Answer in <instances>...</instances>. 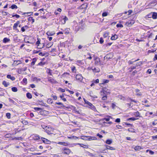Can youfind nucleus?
Returning <instances> with one entry per match:
<instances>
[{
  "instance_id": "nucleus-38",
  "label": "nucleus",
  "mask_w": 157,
  "mask_h": 157,
  "mask_svg": "<svg viewBox=\"0 0 157 157\" xmlns=\"http://www.w3.org/2000/svg\"><path fill=\"white\" fill-rule=\"evenodd\" d=\"M47 102L49 104H52L53 102V101L51 99L49 98L48 99Z\"/></svg>"
},
{
  "instance_id": "nucleus-37",
  "label": "nucleus",
  "mask_w": 157,
  "mask_h": 157,
  "mask_svg": "<svg viewBox=\"0 0 157 157\" xmlns=\"http://www.w3.org/2000/svg\"><path fill=\"white\" fill-rule=\"evenodd\" d=\"M12 91L14 92H16L17 91V88L16 87H13L12 88Z\"/></svg>"
},
{
  "instance_id": "nucleus-12",
  "label": "nucleus",
  "mask_w": 157,
  "mask_h": 157,
  "mask_svg": "<svg viewBox=\"0 0 157 157\" xmlns=\"http://www.w3.org/2000/svg\"><path fill=\"white\" fill-rule=\"evenodd\" d=\"M77 144H78V145H79L81 147H83V148H88V146H87V145H83V144H79V143H77V144H74L73 145H74L75 146ZM71 145H72L73 144H72Z\"/></svg>"
},
{
  "instance_id": "nucleus-9",
  "label": "nucleus",
  "mask_w": 157,
  "mask_h": 157,
  "mask_svg": "<svg viewBox=\"0 0 157 157\" xmlns=\"http://www.w3.org/2000/svg\"><path fill=\"white\" fill-rule=\"evenodd\" d=\"M38 39V40L36 42V44L37 45L38 47H38V48H43L44 47V44H42V47H39V44H40V41L38 39Z\"/></svg>"
},
{
  "instance_id": "nucleus-62",
  "label": "nucleus",
  "mask_w": 157,
  "mask_h": 157,
  "mask_svg": "<svg viewBox=\"0 0 157 157\" xmlns=\"http://www.w3.org/2000/svg\"><path fill=\"white\" fill-rule=\"evenodd\" d=\"M149 154L151 155H153L154 153V151H152L150 150L149 151Z\"/></svg>"
},
{
  "instance_id": "nucleus-59",
  "label": "nucleus",
  "mask_w": 157,
  "mask_h": 157,
  "mask_svg": "<svg viewBox=\"0 0 157 157\" xmlns=\"http://www.w3.org/2000/svg\"><path fill=\"white\" fill-rule=\"evenodd\" d=\"M2 13L4 15H6L7 14V13L6 12L2 11Z\"/></svg>"
},
{
  "instance_id": "nucleus-54",
  "label": "nucleus",
  "mask_w": 157,
  "mask_h": 157,
  "mask_svg": "<svg viewBox=\"0 0 157 157\" xmlns=\"http://www.w3.org/2000/svg\"><path fill=\"white\" fill-rule=\"evenodd\" d=\"M48 71H47V72L48 74H49L51 75H52V73L51 70L48 69Z\"/></svg>"
},
{
  "instance_id": "nucleus-64",
  "label": "nucleus",
  "mask_w": 157,
  "mask_h": 157,
  "mask_svg": "<svg viewBox=\"0 0 157 157\" xmlns=\"http://www.w3.org/2000/svg\"><path fill=\"white\" fill-rule=\"evenodd\" d=\"M63 19L65 20V21H66L67 20H68V19L66 16H64Z\"/></svg>"
},
{
  "instance_id": "nucleus-34",
  "label": "nucleus",
  "mask_w": 157,
  "mask_h": 157,
  "mask_svg": "<svg viewBox=\"0 0 157 157\" xmlns=\"http://www.w3.org/2000/svg\"><path fill=\"white\" fill-rule=\"evenodd\" d=\"M109 82V80L107 79H103L102 80V84H104L106 83H107Z\"/></svg>"
},
{
  "instance_id": "nucleus-53",
  "label": "nucleus",
  "mask_w": 157,
  "mask_h": 157,
  "mask_svg": "<svg viewBox=\"0 0 157 157\" xmlns=\"http://www.w3.org/2000/svg\"><path fill=\"white\" fill-rule=\"evenodd\" d=\"M100 62V59L99 58H97L96 59V61L95 63H99Z\"/></svg>"
},
{
  "instance_id": "nucleus-7",
  "label": "nucleus",
  "mask_w": 157,
  "mask_h": 157,
  "mask_svg": "<svg viewBox=\"0 0 157 157\" xmlns=\"http://www.w3.org/2000/svg\"><path fill=\"white\" fill-rule=\"evenodd\" d=\"M57 144L63 145L64 146H67L69 145V143L67 142H59L57 143Z\"/></svg>"
},
{
  "instance_id": "nucleus-3",
  "label": "nucleus",
  "mask_w": 157,
  "mask_h": 157,
  "mask_svg": "<svg viewBox=\"0 0 157 157\" xmlns=\"http://www.w3.org/2000/svg\"><path fill=\"white\" fill-rule=\"evenodd\" d=\"M62 150L63 153L67 155H69L71 152V151L70 149L66 148L62 149Z\"/></svg>"
},
{
  "instance_id": "nucleus-2",
  "label": "nucleus",
  "mask_w": 157,
  "mask_h": 157,
  "mask_svg": "<svg viewBox=\"0 0 157 157\" xmlns=\"http://www.w3.org/2000/svg\"><path fill=\"white\" fill-rule=\"evenodd\" d=\"M53 129L51 127L46 126L45 128V131L48 134L50 135L52 134L51 132L53 131Z\"/></svg>"
},
{
  "instance_id": "nucleus-33",
  "label": "nucleus",
  "mask_w": 157,
  "mask_h": 157,
  "mask_svg": "<svg viewBox=\"0 0 157 157\" xmlns=\"http://www.w3.org/2000/svg\"><path fill=\"white\" fill-rule=\"evenodd\" d=\"M106 149H109L110 150H115V149L112 147H111L109 146H106Z\"/></svg>"
},
{
  "instance_id": "nucleus-28",
  "label": "nucleus",
  "mask_w": 157,
  "mask_h": 157,
  "mask_svg": "<svg viewBox=\"0 0 157 157\" xmlns=\"http://www.w3.org/2000/svg\"><path fill=\"white\" fill-rule=\"evenodd\" d=\"M36 59L35 58H34L33 59L31 63V65L32 66L34 65L35 63V62H36Z\"/></svg>"
},
{
  "instance_id": "nucleus-32",
  "label": "nucleus",
  "mask_w": 157,
  "mask_h": 157,
  "mask_svg": "<svg viewBox=\"0 0 157 157\" xmlns=\"http://www.w3.org/2000/svg\"><path fill=\"white\" fill-rule=\"evenodd\" d=\"M46 34L48 36H52L55 33L50 31H48L47 33Z\"/></svg>"
},
{
  "instance_id": "nucleus-31",
  "label": "nucleus",
  "mask_w": 157,
  "mask_h": 157,
  "mask_svg": "<svg viewBox=\"0 0 157 157\" xmlns=\"http://www.w3.org/2000/svg\"><path fill=\"white\" fill-rule=\"evenodd\" d=\"M26 96L28 98L31 99L32 98V95L29 93H27Z\"/></svg>"
},
{
  "instance_id": "nucleus-30",
  "label": "nucleus",
  "mask_w": 157,
  "mask_h": 157,
  "mask_svg": "<svg viewBox=\"0 0 157 157\" xmlns=\"http://www.w3.org/2000/svg\"><path fill=\"white\" fill-rule=\"evenodd\" d=\"M106 143L108 144H110L112 143V140H107L106 142Z\"/></svg>"
},
{
  "instance_id": "nucleus-60",
  "label": "nucleus",
  "mask_w": 157,
  "mask_h": 157,
  "mask_svg": "<svg viewBox=\"0 0 157 157\" xmlns=\"http://www.w3.org/2000/svg\"><path fill=\"white\" fill-rule=\"evenodd\" d=\"M54 80L52 78H49L48 79V81L51 82H53V81Z\"/></svg>"
},
{
  "instance_id": "nucleus-63",
  "label": "nucleus",
  "mask_w": 157,
  "mask_h": 157,
  "mask_svg": "<svg viewBox=\"0 0 157 157\" xmlns=\"http://www.w3.org/2000/svg\"><path fill=\"white\" fill-rule=\"evenodd\" d=\"M97 136H98L100 138H101L103 137L102 136L100 135L99 133H98L97 134Z\"/></svg>"
},
{
  "instance_id": "nucleus-40",
  "label": "nucleus",
  "mask_w": 157,
  "mask_h": 157,
  "mask_svg": "<svg viewBox=\"0 0 157 157\" xmlns=\"http://www.w3.org/2000/svg\"><path fill=\"white\" fill-rule=\"evenodd\" d=\"M11 8L12 9H14L17 8V7L16 5H13L11 6Z\"/></svg>"
},
{
  "instance_id": "nucleus-24",
  "label": "nucleus",
  "mask_w": 157,
  "mask_h": 157,
  "mask_svg": "<svg viewBox=\"0 0 157 157\" xmlns=\"http://www.w3.org/2000/svg\"><path fill=\"white\" fill-rule=\"evenodd\" d=\"M88 105L89 106L90 108L94 111H95L96 110L95 107L92 104H91V105Z\"/></svg>"
},
{
  "instance_id": "nucleus-25",
  "label": "nucleus",
  "mask_w": 157,
  "mask_h": 157,
  "mask_svg": "<svg viewBox=\"0 0 157 157\" xmlns=\"http://www.w3.org/2000/svg\"><path fill=\"white\" fill-rule=\"evenodd\" d=\"M77 63L79 65H82L84 64L83 60H78L77 61Z\"/></svg>"
},
{
  "instance_id": "nucleus-44",
  "label": "nucleus",
  "mask_w": 157,
  "mask_h": 157,
  "mask_svg": "<svg viewBox=\"0 0 157 157\" xmlns=\"http://www.w3.org/2000/svg\"><path fill=\"white\" fill-rule=\"evenodd\" d=\"M34 109L36 111H40L42 110L41 108L38 107H34Z\"/></svg>"
},
{
  "instance_id": "nucleus-48",
  "label": "nucleus",
  "mask_w": 157,
  "mask_h": 157,
  "mask_svg": "<svg viewBox=\"0 0 157 157\" xmlns=\"http://www.w3.org/2000/svg\"><path fill=\"white\" fill-rule=\"evenodd\" d=\"M136 68V66H131V68H129V69H130V71H131L133 69H135Z\"/></svg>"
},
{
  "instance_id": "nucleus-50",
  "label": "nucleus",
  "mask_w": 157,
  "mask_h": 157,
  "mask_svg": "<svg viewBox=\"0 0 157 157\" xmlns=\"http://www.w3.org/2000/svg\"><path fill=\"white\" fill-rule=\"evenodd\" d=\"M23 82L25 84H26L27 83V79L26 78H24L23 79Z\"/></svg>"
},
{
  "instance_id": "nucleus-6",
  "label": "nucleus",
  "mask_w": 157,
  "mask_h": 157,
  "mask_svg": "<svg viewBox=\"0 0 157 157\" xmlns=\"http://www.w3.org/2000/svg\"><path fill=\"white\" fill-rule=\"evenodd\" d=\"M41 139L44 143L49 144L50 143V141L48 140L43 137H41Z\"/></svg>"
},
{
  "instance_id": "nucleus-41",
  "label": "nucleus",
  "mask_w": 157,
  "mask_h": 157,
  "mask_svg": "<svg viewBox=\"0 0 157 157\" xmlns=\"http://www.w3.org/2000/svg\"><path fill=\"white\" fill-rule=\"evenodd\" d=\"M84 99V101L85 103L86 104H87L88 105H91V103L89 102L88 101L86 100L85 99Z\"/></svg>"
},
{
  "instance_id": "nucleus-16",
  "label": "nucleus",
  "mask_w": 157,
  "mask_h": 157,
  "mask_svg": "<svg viewBox=\"0 0 157 157\" xmlns=\"http://www.w3.org/2000/svg\"><path fill=\"white\" fill-rule=\"evenodd\" d=\"M152 17L154 19L157 18V13L155 12H152Z\"/></svg>"
},
{
  "instance_id": "nucleus-26",
  "label": "nucleus",
  "mask_w": 157,
  "mask_h": 157,
  "mask_svg": "<svg viewBox=\"0 0 157 157\" xmlns=\"http://www.w3.org/2000/svg\"><path fill=\"white\" fill-rule=\"evenodd\" d=\"M140 113L138 111L135 112L134 113V115L137 117H140Z\"/></svg>"
},
{
  "instance_id": "nucleus-18",
  "label": "nucleus",
  "mask_w": 157,
  "mask_h": 157,
  "mask_svg": "<svg viewBox=\"0 0 157 157\" xmlns=\"http://www.w3.org/2000/svg\"><path fill=\"white\" fill-rule=\"evenodd\" d=\"M97 140L96 137L93 136H90L88 138V140Z\"/></svg>"
},
{
  "instance_id": "nucleus-8",
  "label": "nucleus",
  "mask_w": 157,
  "mask_h": 157,
  "mask_svg": "<svg viewBox=\"0 0 157 157\" xmlns=\"http://www.w3.org/2000/svg\"><path fill=\"white\" fill-rule=\"evenodd\" d=\"M20 23V21H17V22L14 24V25L13 27V29L14 30H17V27L18 26V25Z\"/></svg>"
},
{
  "instance_id": "nucleus-1",
  "label": "nucleus",
  "mask_w": 157,
  "mask_h": 157,
  "mask_svg": "<svg viewBox=\"0 0 157 157\" xmlns=\"http://www.w3.org/2000/svg\"><path fill=\"white\" fill-rule=\"evenodd\" d=\"M100 92L101 94H105L106 95L109 94L110 93V90L105 87L103 88Z\"/></svg>"
},
{
  "instance_id": "nucleus-45",
  "label": "nucleus",
  "mask_w": 157,
  "mask_h": 157,
  "mask_svg": "<svg viewBox=\"0 0 157 157\" xmlns=\"http://www.w3.org/2000/svg\"><path fill=\"white\" fill-rule=\"evenodd\" d=\"M141 149L140 147L139 146H136L135 147V150H138Z\"/></svg>"
},
{
  "instance_id": "nucleus-61",
  "label": "nucleus",
  "mask_w": 157,
  "mask_h": 157,
  "mask_svg": "<svg viewBox=\"0 0 157 157\" xmlns=\"http://www.w3.org/2000/svg\"><path fill=\"white\" fill-rule=\"evenodd\" d=\"M9 101L10 102H11L13 104H14V103L15 102V101L13 100L12 99H9Z\"/></svg>"
},
{
  "instance_id": "nucleus-56",
  "label": "nucleus",
  "mask_w": 157,
  "mask_h": 157,
  "mask_svg": "<svg viewBox=\"0 0 157 157\" xmlns=\"http://www.w3.org/2000/svg\"><path fill=\"white\" fill-rule=\"evenodd\" d=\"M109 120H110V119H109V118H104L103 119V120H105V121H109Z\"/></svg>"
},
{
  "instance_id": "nucleus-36",
  "label": "nucleus",
  "mask_w": 157,
  "mask_h": 157,
  "mask_svg": "<svg viewBox=\"0 0 157 157\" xmlns=\"http://www.w3.org/2000/svg\"><path fill=\"white\" fill-rule=\"evenodd\" d=\"M109 33L108 32H105L103 34V36L104 38H106L108 37Z\"/></svg>"
},
{
  "instance_id": "nucleus-57",
  "label": "nucleus",
  "mask_w": 157,
  "mask_h": 157,
  "mask_svg": "<svg viewBox=\"0 0 157 157\" xmlns=\"http://www.w3.org/2000/svg\"><path fill=\"white\" fill-rule=\"evenodd\" d=\"M40 139V137L39 136H35V139L38 140Z\"/></svg>"
},
{
  "instance_id": "nucleus-43",
  "label": "nucleus",
  "mask_w": 157,
  "mask_h": 157,
  "mask_svg": "<svg viewBox=\"0 0 157 157\" xmlns=\"http://www.w3.org/2000/svg\"><path fill=\"white\" fill-rule=\"evenodd\" d=\"M10 113H6V116L8 119H10Z\"/></svg>"
},
{
  "instance_id": "nucleus-27",
  "label": "nucleus",
  "mask_w": 157,
  "mask_h": 157,
  "mask_svg": "<svg viewBox=\"0 0 157 157\" xmlns=\"http://www.w3.org/2000/svg\"><path fill=\"white\" fill-rule=\"evenodd\" d=\"M101 94V96H102L103 97L102 98V99L103 100H105L107 99V96L106 95H105V94Z\"/></svg>"
},
{
  "instance_id": "nucleus-14",
  "label": "nucleus",
  "mask_w": 157,
  "mask_h": 157,
  "mask_svg": "<svg viewBox=\"0 0 157 157\" xmlns=\"http://www.w3.org/2000/svg\"><path fill=\"white\" fill-rule=\"evenodd\" d=\"M94 73L99 72L100 71V69L99 68H94L92 69Z\"/></svg>"
},
{
  "instance_id": "nucleus-21",
  "label": "nucleus",
  "mask_w": 157,
  "mask_h": 157,
  "mask_svg": "<svg viewBox=\"0 0 157 157\" xmlns=\"http://www.w3.org/2000/svg\"><path fill=\"white\" fill-rule=\"evenodd\" d=\"M28 20L29 21H32V23H33V22H34L35 20L32 17H30L28 18Z\"/></svg>"
},
{
  "instance_id": "nucleus-20",
  "label": "nucleus",
  "mask_w": 157,
  "mask_h": 157,
  "mask_svg": "<svg viewBox=\"0 0 157 157\" xmlns=\"http://www.w3.org/2000/svg\"><path fill=\"white\" fill-rule=\"evenodd\" d=\"M10 41V39L7 37H5L4 38L3 40V42L4 43H6L7 42H9Z\"/></svg>"
},
{
  "instance_id": "nucleus-39",
  "label": "nucleus",
  "mask_w": 157,
  "mask_h": 157,
  "mask_svg": "<svg viewBox=\"0 0 157 157\" xmlns=\"http://www.w3.org/2000/svg\"><path fill=\"white\" fill-rule=\"evenodd\" d=\"M139 60V59H137V60H135V61H130V60H129V61L128 62V63L130 65V64H132L133 63L135 62H136V61H138V60Z\"/></svg>"
},
{
  "instance_id": "nucleus-55",
  "label": "nucleus",
  "mask_w": 157,
  "mask_h": 157,
  "mask_svg": "<svg viewBox=\"0 0 157 157\" xmlns=\"http://www.w3.org/2000/svg\"><path fill=\"white\" fill-rule=\"evenodd\" d=\"M132 12V10H129L128 12V15H130Z\"/></svg>"
},
{
  "instance_id": "nucleus-19",
  "label": "nucleus",
  "mask_w": 157,
  "mask_h": 157,
  "mask_svg": "<svg viewBox=\"0 0 157 157\" xmlns=\"http://www.w3.org/2000/svg\"><path fill=\"white\" fill-rule=\"evenodd\" d=\"M2 84L5 87H7L10 84L9 82H7L6 81H4L2 82Z\"/></svg>"
},
{
  "instance_id": "nucleus-17",
  "label": "nucleus",
  "mask_w": 157,
  "mask_h": 157,
  "mask_svg": "<svg viewBox=\"0 0 157 157\" xmlns=\"http://www.w3.org/2000/svg\"><path fill=\"white\" fill-rule=\"evenodd\" d=\"M29 27L27 25H25L22 27L21 28V30L22 32H25L26 29H27Z\"/></svg>"
},
{
  "instance_id": "nucleus-42",
  "label": "nucleus",
  "mask_w": 157,
  "mask_h": 157,
  "mask_svg": "<svg viewBox=\"0 0 157 157\" xmlns=\"http://www.w3.org/2000/svg\"><path fill=\"white\" fill-rule=\"evenodd\" d=\"M45 64V63L40 62V63H38L37 65L43 66Z\"/></svg>"
},
{
  "instance_id": "nucleus-47",
  "label": "nucleus",
  "mask_w": 157,
  "mask_h": 157,
  "mask_svg": "<svg viewBox=\"0 0 157 157\" xmlns=\"http://www.w3.org/2000/svg\"><path fill=\"white\" fill-rule=\"evenodd\" d=\"M108 15V13L106 12H104L102 13V17H105L106 16Z\"/></svg>"
},
{
  "instance_id": "nucleus-5",
  "label": "nucleus",
  "mask_w": 157,
  "mask_h": 157,
  "mask_svg": "<svg viewBox=\"0 0 157 157\" xmlns=\"http://www.w3.org/2000/svg\"><path fill=\"white\" fill-rule=\"evenodd\" d=\"M134 22L133 20H129L126 23V24L127 26H130L133 24Z\"/></svg>"
},
{
  "instance_id": "nucleus-49",
  "label": "nucleus",
  "mask_w": 157,
  "mask_h": 157,
  "mask_svg": "<svg viewBox=\"0 0 157 157\" xmlns=\"http://www.w3.org/2000/svg\"><path fill=\"white\" fill-rule=\"evenodd\" d=\"M99 42L100 44H102L104 42V40L102 37H101L100 39Z\"/></svg>"
},
{
  "instance_id": "nucleus-51",
  "label": "nucleus",
  "mask_w": 157,
  "mask_h": 157,
  "mask_svg": "<svg viewBox=\"0 0 157 157\" xmlns=\"http://www.w3.org/2000/svg\"><path fill=\"white\" fill-rule=\"evenodd\" d=\"M152 12L148 14L146 16L148 18H151L152 17Z\"/></svg>"
},
{
  "instance_id": "nucleus-46",
  "label": "nucleus",
  "mask_w": 157,
  "mask_h": 157,
  "mask_svg": "<svg viewBox=\"0 0 157 157\" xmlns=\"http://www.w3.org/2000/svg\"><path fill=\"white\" fill-rule=\"evenodd\" d=\"M116 26L117 28H119V27H123V25H122L121 24H117V25Z\"/></svg>"
},
{
  "instance_id": "nucleus-22",
  "label": "nucleus",
  "mask_w": 157,
  "mask_h": 157,
  "mask_svg": "<svg viewBox=\"0 0 157 157\" xmlns=\"http://www.w3.org/2000/svg\"><path fill=\"white\" fill-rule=\"evenodd\" d=\"M21 63L20 61H14L13 63V64L15 66H16L20 64Z\"/></svg>"
},
{
  "instance_id": "nucleus-13",
  "label": "nucleus",
  "mask_w": 157,
  "mask_h": 157,
  "mask_svg": "<svg viewBox=\"0 0 157 157\" xmlns=\"http://www.w3.org/2000/svg\"><path fill=\"white\" fill-rule=\"evenodd\" d=\"M56 104L60 105V106L58 107L60 108H62L64 107V105L61 102H56Z\"/></svg>"
},
{
  "instance_id": "nucleus-15",
  "label": "nucleus",
  "mask_w": 157,
  "mask_h": 157,
  "mask_svg": "<svg viewBox=\"0 0 157 157\" xmlns=\"http://www.w3.org/2000/svg\"><path fill=\"white\" fill-rule=\"evenodd\" d=\"M7 77L8 78L10 79L12 81H13L15 79V78L14 77L10 75H7Z\"/></svg>"
},
{
  "instance_id": "nucleus-23",
  "label": "nucleus",
  "mask_w": 157,
  "mask_h": 157,
  "mask_svg": "<svg viewBox=\"0 0 157 157\" xmlns=\"http://www.w3.org/2000/svg\"><path fill=\"white\" fill-rule=\"evenodd\" d=\"M135 91L136 93V95L138 96H140L141 95V94L140 92V90L138 89H136L135 90Z\"/></svg>"
},
{
  "instance_id": "nucleus-58",
  "label": "nucleus",
  "mask_w": 157,
  "mask_h": 157,
  "mask_svg": "<svg viewBox=\"0 0 157 157\" xmlns=\"http://www.w3.org/2000/svg\"><path fill=\"white\" fill-rule=\"evenodd\" d=\"M115 121L119 123L120 122V118H117Z\"/></svg>"
},
{
  "instance_id": "nucleus-4",
  "label": "nucleus",
  "mask_w": 157,
  "mask_h": 157,
  "mask_svg": "<svg viewBox=\"0 0 157 157\" xmlns=\"http://www.w3.org/2000/svg\"><path fill=\"white\" fill-rule=\"evenodd\" d=\"M75 78L77 80L80 82H81L83 79V77L82 76L81 74L77 75Z\"/></svg>"
},
{
  "instance_id": "nucleus-35",
  "label": "nucleus",
  "mask_w": 157,
  "mask_h": 157,
  "mask_svg": "<svg viewBox=\"0 0 157 157\" xmlns=\"http://www.w3.org/2000/svg\"><path fill=\"white\" fill-rule=\"evenodd\" d=\"M136 120V119L134 117L129 118L127 119L128 121L132 120V121H134Z\"/></svg>"
},
{
  "instance_id": "nucleus-10",
  "label": "nucleus",
  "mask_w": 157,
  "mask_h": 157,
  "mask_svg": "<svg viewBox=\"0 0 157 157\" xmlns=\"http://www.w3.org/2000/svg\"><path fill=\"white\" fill-rule=\"evenodd\" d=\"M72 108L71 109L74 110L75 113H77V114H80V113L79 112V111L77 110V109L74 106H71Z\"/></svg>"
},
{
  "instance_id": "nucleus-29",
  "label": "nucleus",
  "mask_w": 157,
  "mask_h": 157,
  "mask_svg": "<svg viewBox=\"0 0 157 157\" xmlns=\"http://www.w3.org/2000/svg\"><path fill=\"white\" fill-rule=\"evenodd\" d=\"M53 44V43L52 42H50L48 44L46 45V47L48 48L51 47Z\"/></svg>"
},
{
  "instance_id": "nucleus-11",
  "label": "nucleus",
  "mask_w": 157,
  "mask_h": 157,
  "mask_svg": "<svg viewBox=\"0 0 157 157\" xmlns=\"http://www.w3.org/2000/svg\"><path fill=\"white\" fill-rule=\"evenodd\" d=\"M118 38V36L114 34L112 35V36L110 38V39L112 40H115Z\"/></svg>"
},
{
  "instance_id": "nucleus-52",
  "label": "nucleus",
  "mask_w": 157,
  "mask_h": 157,
  "mask_svg": "<svg viewBox=\"0 0 157 157\" xmlns=\"http://www.w3.org/2000/svg\"><path fill=\"white\" fill-rule=\"evenodd\" d=\"M12 16L13 17H15L17 18H18L20 17V16L18 14L13 15Z\"/></svg>"
}]
</instances>
